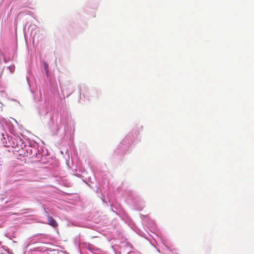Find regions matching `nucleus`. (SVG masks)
I'll list each match as a JSON object with an SVG mask.
<instances>
[{"label": "nucleus", "instance_id": "f257e3e1", "mask_svg": "<svg viewBox=\"0 0 254 254\" xmlns=\"http://www.w3.org/2000/svg\"><path fill=\"white\" fill-rule=\"evenodd\" d=\"M48 220L49 224L52 226L53 227H55L57 226V223L56 221L52 217L49 216L48 218Z\"/></svg>", "mask_w": 254, "mask_h": 254}]
</instances>
